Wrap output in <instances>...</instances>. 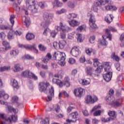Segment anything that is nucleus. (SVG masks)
<instances>
[{"mask_svg": "<svg viewBox=\"0 0 124 124\" xmlns=\"http://www.w3.org/2000/svg\"><path fill=\"white\" fill-rule=\"evenodd\" d=\"M60 36L62 39H64L66 37V34H65V32H61Z\"/></svg>", "mask_w": 124, "mask_h": 124, "instance_id": "obj_60", "label": "nucleus"}, {"mask_svg": "<svg viewBox=\"0 0 124 124\" xmlns=\"http://www.w3.org/2000/svg\"><path fill=\"white\" fill-rule=\"evenodd\" d=\"M85 52L87 55H88V56H91L93 52V48L90 47H86Z\"/></svg>", "mask_w": 124, "mask_h": 124, "instance_id": "obj_40", "label": "nucleus"}, {"mask_svg": "<svg viewBox=\"0 0 124 124\" xmlns=\"http://www.w3.org/2000/svg\"><path fill=\"white\" fill-rule=\"evenodd\" d=\"M120 41L121 43L120 44V46L121 47H124V33H122L120 37Z\"/></svg>", "mask_w": 124, "mask_h": 124, "instance_id": "obj_39", "label": "nucleus"}, {"mask_svg": "<svg viewBox=\"0 0 124 124\" xmlns=\"http://www.w3.org/2000/svg\"><path fill=\"white\" fill-rule=\"evenodd\" d=\"M22 21L23 22V25L26 26L27 28L30 27V25H31V20H30V18H28L26 16H23L22 17Z\"/></svg>", "mask_w": 124, "mask_h": 124, "instance_id": "obj_18", "label": "nucleus"}, {"mask_svg": "<svg viewBox=\"0 0 124 124\" xmlns=\"http://www.w3.org/2000/svg\"><path fill=\"white\" fill-rule=\"evenodd\" d=\"M15 72H17V71H21V70H23L24 68L23 67H20L19 64H16L15 65Z\"/></svg>", "mask_w": 124, "mask_h": 124, "instance_id": "obj_31", "label": "nucleus"}, {"mask_svg": "<svg viewBox=\"0 0 124 124\" xmlns=\"http://www.w3.org/2000/svg\"><path fill=\"white\" fill-rule=\"evenodd\" d=\"M52 82L54 84H56L59 86L60 88H62L63 86V83L59 79L53 78L52 79Z\"/></svg>", "mask_w": 124, "mask_h": 124, "instance_id": "obj_20", "label": "nucleus"}, {"mask_svg": "<svg viewBox=\"0 0 124 124\" xmlns=\"http://www.w3.org/2000/svg\"><path fill=\"white\" fill-rule=\"evenodd\" d=\"M54 60H56V61H65V53H62L60 54H55L53 56Z\"/></svg>", "mask_w": 124, "mask_h": 124, "instance_id": "obj_14", "label": "nucleus"}, {"mask_svg": "<svg viewBox=\"0 0 124 124\" xmlns=\"http://www.w3.org/2000/svg\"><path fill=\"white\" fill-rule=\"evenodd\" d=\"M69 24L71 27H77V26H79V23L78 21L72 19L71 21H69Z\"/></svg>", "mask_w": 124, "mask_h": 124, "instance_id": "obj_24", "label": "nucleus"}, {"mask_svg": "<svg viewBox=\"0 0 124 124\" xmlns=\"http://www.w3.org/2000/svg\"><path fill=\"white\" fill-rule=\"evenodd\" d=\"M106 34L107 36H102L103 39L100 42V43L102 46H107V45L108 44V42L106 41V38H108V40H110V41L112 40V34H111L110 30L107 29L106 30Z\"/></svg>", "mask_w": 124, "mask_h": 124, "instance_id": "obj_5", "label": "nucleus"}, {"mask_svg": "<svg viewBox=\"0 0 124 124\" xmlns=\"http://www.w3.org/2000/svg\"><path fill=\"white\" fill-rule=\"evenodd\" d=\"M55 29L57 31H62L63 32H68V31H70V28L63 24L62 22L60 23V26H56Z\"/></svg>", "mask_w": 124, "mask_h": 124, "instance_id": "obj_9", "label": "nucleus"}, {"mask_svg": "<svg viewBox=\"0 0 124 124\" xmlns=\"http://www.w3.org/2000/svg\"><path fill=\"white\" fill-rule=\"evenodd\" d=\"M46 3H45V2H40L39 3V5H38V6H40V7H41V8H44V7H45V6H46Z\"/></svg>", "mask_w": 124, "mask_h": 124, "instance_id": "obj_56", "label": "nucleus"}, {"mask_svg": "<svg viewBox=\"0 0 124 124\" xmlns=\"http://www.w3.org/2000/svg\"><path fill=\"white\" fill-rule=\"evenodd\" d=\"M13 87L14 89H16V90H18L19 89V85H18V82L16 80L14 79L13 82Z\"/></svg>", "mask_w": 124, "mask_h": 124, "instance_id": "obj_41", "label": "nucleus"}, {"mask_svg": "<svg viewBox=\"0 0 124 124\" xmlns=\"http://www.w3.org/2000/svg\"><path fill=\"white\" fill-rule=\"evenodd\" d=\"M22 77H26L30 79H33L34 80H38V78L34 74L31 72L30 70H27L22 72L21 74Z\"/></svg>", "mask_w": 124, "mask_h": 124, "instance_id": "obj_7", "label": "nucleus"}, {"mask_svg": "<svg viewBox=\"0 0 124 124\" xmlns=\"http://www.w3.org/2000/svg\"><path fill=\"white\" fill-rule=\"evenodd\" d=\"M111 66H108V67H105V71H106V72H111Z\"/></svg>", "mask_w": 124, "mask_h": 124, "instance_id": "obj_64", "label": "nucleus"}, {"mask_svg": "<svg viewBox=\"0 0 124 124\" xmlns=\"http://www.w3.org/2000/svg\"><path fill=\"white\" fill-rule=\"evenodd\" d=\"M65 12H66V10H65V9H62L61 10L56 11V14L61 15V14L65 13Z\"/></svg>", "mask_w": 124, "mask_h": 124, "instance_id": "obj_46", "label": "nucleus"}, {"mask_svg": "<svg viewBox=\"0 0 124 124\" xmlns=\"http://www.w3.org/2000/svg\"><path fill=\"white\" fill-rule=\"evenodd\" d=\"M54 109L56 113H60V111H61V108L59 105H55L54 107Z\"/></svg>", "mask_w": 124, "mask_h": 124, "instance_id": "obj_52", "label": "nucleus"}, {"mask_svg": "<svg viewBox=\"0 0 124 124\" xmlns=\"http://www.w3.org/2000/svg\"><path fill=\"white\" fill-rule=\"evenodd\" d=\"M94 40H95V36H92L89 38V42H90L92 44H93V43H94Z\"/></svg>", "mask_w": 124, "mask_h": 124, "instance_id": "obj_55", "label": "nucleus"}, {"mask_svg": "<svg viewBox=\"0 0 124 124\" xmlns=\"http://www.w3.org/2000/svg\"><path fill=\"white\" fill-rule=\"evenodd\" d=\"M10 67L7 66H4L0 67V71L1 72H3V71H6V70H8Z\"/></svg>", "mask_w": 124, "mask_h": 124, "instance_id": "obj_49", "label": "nucleus"}, {"mask_svg": "<svg viewBox=\"0 0 124 124\" xmlns=\"http://www.w3.org/2000/svg\"><path fill=\"white\" fill-rule=\"evenodd\" d=\"M113 73L112 72H108L105 74L103 75V78L106 82H109L111 80Z\"/></svg>", "mask_w": 124, "mask_h": 124, "instance_id": "obj_16", "label": "nucleus"}, {"mask_svg": "<svg viewBox=\"0 0 124 124\" xmlns=\"http://www.w3.org/2000/svg\"><path fill=\"white\" fill-rule=\"evenodd\" d=\"M117 70L118 71H120L121 70V66L120 65V63H116L114 64Z\"/></svg>", "mask_w": 124, "mask_h": 124, "instance_id": "obj_62", "label": "nucleus"}, {"mask_svg": "<svg viewBox=\"0 0 124 124\" xmlns=\"http://www.w3.org/2000/svg\"><path fill=\"white\" fill-rule=\"evenodd\" d=\"M106 100L108 103H111V102H113L114 101V100H113V97H112V96L107 97Z\"/></svg>", "mask_w": 124, "mask_h": 124, "instance_id": "obj_48", "label": "nucleus"}, {"mask_svg": "<svg viewBox=\"0 0 124 124\" xmlns=\"http://www.w3.org/2000/svg\"><path fill=\"white\" fill-rule=\"evenodd\" d=\"M57 33H58V31H57V30L55 29V31H52L51 33H50V35L52 37H53V38H54V37H55L56 35H57Z\"/></svg>", "mask_w": 124, "mask_h": 124, "instance_id": "obj_50", "label": "nucleus"}, {"mask_svg": "<svg viewBox=\"0 0 124 124\" xmlns=\"http://www.w3.org/2000/svg\"><path fill=\"white\" fill-rule=\"evenodd\" d=\"M98 100V98L95 95H93V97L91 95H88L85 97V102L87 104H93L94 102H96Z\"/></svg>", "mask_w": 124, "mask_h": 124, "instance_id": "obj_10", "label": "nucleus"}, {"mask_svg": "<svg viewBox=\"0 0 124 124\" xmlns=\"http://www.w3.org/2000/svg\"><path fill=\"white\" fill-rule=\"evenodd\" d=\"M76 61L74 58H71L69 59L68 62L69 63H71V64H73V63H75Z\"/></svg>", "mask_w": 124, "mask_h": 124, "instance_id": "obj_59", "label": "nucleus"}, {"mask_svg": "<svg viewBox=\"0 0 124 124\" xmlns=\"http://www.w3.org/2000/svg\"><path fill=\"white\" fill-rule=\"evenodd\" d=\"M68 6L70 7V8H74L75 6V3L74 2H69L68 3Z\"/></svg>", "mask_w": 124, "mask_h": 124, "instance_id": "obj_53", "label": "nucleus"}, {"mask_svg": "<svg viewBox=\"0 0 124 124\" xmlns=\"http://www.w3.org/2000/svg\"><path fill=\"white\" fill-rule=\"evenodd\" d=\"M113 18L114 17L111 15H108L105 18V21L107 22V23H108V24H110L112 21H113Z\"/></svg>", "mask_w": 124, "mask_h": 124, "instance_id": "obj_22", "label": "nucleus"}, {"mask_svg": "<svg viewBox=\"0 0 124 124\" xmlns=\"http://www.w3.org/2000/svg\"><path fill=\"white\" fill-rule=\"evenodd\" d=\"M0 38H1L2 40H4V38H5V33H4V32H0Z\"/></svg>", "mask_w": 124, "mask_h": 124, "instance_id": "obj_61", "label": "nucleus"}, {"mask_svg": "<svg viewBox=\"0 0 124 124\" xmlns=\"http://www.w3.org/2000/svg\"><path fill=\"white\" fill-rule=\"evenodd\" d=\"M85 70L87 75H89V76H92V75H93V68L91 67H87Z\"/></svg>", "mask_w": 124, "mask_h": 124, "instance_id": "obj_23", "label": "nucleus"}, {"mask_svg": "<svg viewBox=\"0 0 124 124\" xmlns=\"http://www.w3.org/2000/svg\"><path fill=\"white\" fill-rule=\"evenodd\" d=\"M9 32L8 34V39L9 40H12L13 38H14V31H13V30H12V28H10V30H9Z\"/></svg>", "mask_w": 124, "mask_h": 124, "instance_id": "obj_21", "label": "nucleus"}, {"mask_svg": "<svg viewBox=\"0 0 124 124\" xmlns=\"http://www.w3.org/2000/svg\"><path fill=\"white\" fill-rule=\"evenodd\" d=\"M19 98L16 96H14L12 98V101L14 103H18V100Z\"/></svg>", "mask_w": 124, "mask_h": 124, "instance_id": "obj_51", "label": "nucleus"}, {"mask_svg": "<svg viewBox=\"0 0 124 124\" xmlns=\"http://www.w3.org/2000/svg\"><path fill=\"white\" fill-rule=\"evenodd\" d=\"M78 15L75 14V13H71L69 14L67 16L68 19H69L70 20H73V19L75 18H77V16Z\"/></svg>", "mask_w": 124, "mask_h": 124, "instance_id": "obj_32", "label": "nucleus"}, {"mask_svg": "<svg viewBox=\"0 0 124 124\" xmlns=\"http://www.w3.org/2000/svg\"><path fill=\"white\" fill-rule=\"evenodd\" d=\"M93 62L94 67L97 66V69L95 70V73L94 74L95 77H97L99 76V74L101 72V70L103 68V66H102L101 63L99 62L98 59H94Z\"/></svg>", "mask_w": 124, "mask_h": 124, "instance_id": "obj_4", "label": "nucleus"}, {"mask_svg": "<svg viewBox=\"0 0 124 124\" xmlns=\"http://www.w3.org/2000/svg\"><path fill=\"white\" fill-rule=\"evenodd\" d=\"M79 84H81V85H83L84 86L89 85V84H90V79L87 78V79H80L79 80Z\"/></svg>", "mask_w": 124, "mask_h": 124, "instance_id": "obj_26", "label": "nucleus"}, {"mask_svg": "<svg viewBox=\"0 0 124 124\" xmlns=\"http://www.w3.org/2000/svg\"><path fill=\"white\" fill-rule=\"evenodd\" d=\"M38 48L40 51H45L46 50V46H44V45L42 44H39L38 46Z\"/></svg>", "mask_w": 124, "mask_h": 124, "instance_id": "obj_44", "label": "nucleus"}, {"mask_svg": "<svg viewBox=\"0 0 124 124\" xmlns=\"http://www.w3.org/2000/svg\"><path fill=\"white\" fill-rule=\"evenodd\" d=\"M107 3L103 0H96L94 3L95 6L93 7V11L97 12L98 10L97 6L100 7L102 5H105Z\"/></svg>", "mask_w": 124, "mask_h": 124, "instance_id": "obj_11", "label": "nucleus"}, {"mask_svg": "<svg viewBox=\"0 0 124 124\" xmlns=\"http://www.w3.org/2000/svg\"><path fill=\"white\" fill-rule=\"evenodd\" d=\"M14 19H15V16L14 15H11L10 16L9 20L11 24L12 25V26H13L14 23H15Z\"/></svg>", "mask_w": 124, "mask_h": 124, "instance_id": "obj_42", "label": "nucleus"}, {"mask_svg": "<svg viewBox=\"0 0 124 124\" xmlns=\"http://www.w3.org/2000/svg\"><path fill=\"white\" fill-rule=\"evenodd\" d=\"M0 30H1V31H3V30L9 31V30H10V28H9L8 26L4 24H0Z\"/></svg>", "mask_w": 124, "mask_h": 124, "instance_id": "obj_38", "label": "nucleus"}, {"mask_svg": "<svg viewBox=\"0 0 124 124\" xmlns=\"http://www.w3.org/2000/svg\"><path fill=\"white\" fill-rule=\"evenodd\" d=\"M76 37L78 41V42H82L84 38L82 36V34L80 33H78L76 34Z\"/></svg>", "mask_w": 124, "mask_h": 124, "instance_id": "obj_35", "label": "nucleus"}, {"mask_svg": "<svg viewBox=\"0 0 124 124\" xmlns=\"http://www.w3.org/2000/svg\"><path fill=\"white\" fill-rule=\"evenodd\" d=\"M13 7L14 9L16 10L17 12H19L20 11V7L18 6V4L17 3H16L15 2L13 4Z\"/></svg>", "mask_w": 124, "mask_h": 124, "instance_id": "obj_43", "label": "nucleus"}, {"mask_svg": "<svg viewBox=\"0 0 124 124\" xmlns=\"http://www.w3.org/2000/svg\"><path fill=\"white\" fill-rule=\"evenodd\" d=\"M8 50L7 48L1 47H0V54H5V52Z\"/></svg>", "mask_w": 124, "mask_h": 124, "instance_id": "obj_47", "label": "nucleus"}, {"mask_svg": "<svg viewBox=\"0 0 124 124\" xmlns=\"http://www.w3.org/2000/svg\"><path fill=\"white\" fill-rule=\"evenodd\" d=\"M111 118L110 117L109 118H102V122H103L104 123H107L108 122H109V121H111Z\"/></svg>", "mask_w": 124, "mask_h": 124, "instance_id": "obj_57", "label": "nucleus"}, {"mask_svg": "<svg viewBox=\"0 0 124 124\" xmlns=\"http://www.w3.org/2000/svg\"><path fill=\"white\" fill-rule=\"evenodd\" d=\"M44 21L41 23V26L43 28H47L53 21L54 15L45 13L43 15Z\"/></svg>", "mask_w": 124, "mask_h": 124, "instance_id": "obj_2", "label": "nucleus"}, {"mask_svg": "<svg viewBox=\"0 0 124 124\" xmlns=\"http://www.w3.org/2000/svg\"><path fill=\"white\" fill-rule=\"evenodd\" d=\"M63 85H65L66 87H70V82L69 81V78L68 77H66L64 78V81L63 82Z\"/></svg>", "mask_w": 124, "mask_h": 124, "instance_id": "obj_29", "label": "nucleus"}, {"mask_svg": "<svg viewBox=\"0 0 124 124\" xmlns=\"http://www.w3.org/2000/svg\"><path fill=\"white\" fill-rule=\"evenodd\" d=\"M26 4L28 9L30 10L33 14L37 13V10L38 9L37 2L34 0H27Z\"/></svg>", "mask_w": 124, "mask_h": 124, "instance_id": "obj_3", "label": "nucleus"}, {"mask_svg": "<svg viewBox=\"0 0 124 124\" xmlns=\"http://www.w3.org/2000/svg\"><path fill=\"white\" fill-rule=\"evenodd\" d=\"M84 90L83 88H78L74 90V93L76 96L77 97H81Z\"/></svg>", "mask_w": 124, "mask_h": 124, "instance_id": "obj_15", "label": "nucleus"}, {"mask_svg": "<svg viewBox=\"0 0 124 124\" xmlns=\"http://www.w3.org/2000/svg\"><path fill=\"white\" fill-rule=\"evenodd\" d=\"M0 119L4 120L5 122H9L10 124H12V122L16 123V122L18 121L17 116L15 115H11L10 117H8L4 114L0 113Z\"/></svg>", "mask_w": 124, "mask_h": 124, "instance_id": "obj_6", "label": "nucleus"}, {"mask_svg": "<svg viewBox=\"0 0 124 124\" xmlns=\"http://www.w3.org/2000/svg\"><path fill=\"white\" fill-rule=\"evenodd\" d=\"M101 114V111H100V110H98L95 111L93 115V116H94V117H96V116H100Z\"/></svg>", "mask_w": 124, "mask_h": 124, "instance_id": "obj_58", "label": "nucleus"}, {"mask_svg": "<svg viewBox=\"0 0 124 124\" xmlns=\"http://www.w3.org/2000/svg\"><path fill=\"white\" fill-rule=\"evenodd\" d=\"M107 5L105 6V9L106 10H117L118 8L116 7V6H113L111 5V1H110V3H107Z\"/></svg>", "mask_w": 124, "mask_h": 124, "instance_id": "obj_19", "label": "nucleus"}, {"mask_svg": "<svg viewBox=\"0 0 124 124\" xmlns=\"http://www.w3.org/2000/svg\"><path fill=\"white\" fill-rule=\"evenodd\" d=\"M108 114L109 116V118L111 120H113L116 118V112L114 111H109L108 113Z\"/></svg>", "mask_w": 124, "mask_h": 124, "instance_id": "obj_33", "label": "nucleus"}, {"mask_svg": "<svg viewBox=\"0 0 124 124\" xmlns=\"http://www.w3.org/2000/svg\"><path fill=\"white\" fill-rule=\"evenodd\" d=\"M18 47H19V48H24L26 50H31L32 49H34V46H31L29 44L22 45V44H19Z\"/></svg>", "mask_w": 124, "mask_h": 124, "instance_id": "obj_17", "label": "nucleus"}, {"mask_svg": "<svg viewBox=\"0 0 124 124\" xmlns=\"http://www.w3.org/2000/svg\"><path fill=\"white\" fill-rule=\"evenodd\" d=\"M62 7V3L61 2L58 0H54V7Z\"/></svg>", "mask_w": 124, "mask_h": 124, "instance_id": "obj_34", "label": "nucleus"}, {"mask_svg": "<svg viewBox=\"0 0 124 124\" xmlns=\"http://www.w3.org/2000/svg\"><path fill=\"white\" fill-rule=\"evenodd\" d=\"M70 54L73 57H78V56H80L81 54V51L79 50V48L77 46H74L72 48Z\"/></svg>", "mask_w": 124, "mask_h": 124, "instance_id": "obj_13", "label": "nucleus"}, {"mask_svg": "<svg viewBox=\"0 0 124 124\" xmlns=\"http://www.w3.org/2000/svg\"><path fill=\"white\" fill-rule=\"evenodd\" d=\"M26 37L27 40H32V39H34L35 36L31 33H28Z\"/></svg>", "mask_w": 124, "mask_h": 124, "instance_id": "obj_30", "label": "nucleus"}, {"mask_svg": "<svg viewBox=\"0 0 124 124\" xmlns=\"http://www.w3.org/2000/svg\"><path fill=\"white\" fill-rule=\"evenodd\" d=\"M58 45L60 49H63L66 45V42L64 40L60 41Z\"/></svg>", "mask_w": 124, "mask_h": 124, "instance_id": "obj_28", "label": "nucleus"}, {"mask_svg": "<svg viewBox=\"0 0 124 124\" xmlns=\"http://www.w3.org/2000/svg\"><path fill=\"white\" fill-rule=\"evenodd\" d=\"M112 105L114 107H121L122 106V103L119 101H115L112 103Z\"/></svg>", "mask_w": 124, "mask_h": 124, "instance_id": "obj_45", "label": "nucleus"}, {"mask_svg": "<svg viewBox=\"0 0 124 124\" xmlns=\"http://www.w3.org/2000/svg\"><path fill=\"white\" fill-rule=\"evenodd\" d=\"M86 28V25H82L77 28V31H85Z\"/></svg>", "mask_w": 124, "mask_h": 124, "instance_id": "obj_37", "label": "nucleus"}, {"mask_svg": "<svg viewBox=\"0 0 124 124\" xmlns=\"http://www.w3.org/2000/svg\"><path fill=\"white\" fill-rule=\"evenodd\" d=\"M39 91L41 93H47L48 91L50 96H47L46 98V101H51L52 100V97L54 96L55 94V91L54 90V87L50 85V83L48 82H42L39 83Z\"/></svg>", "mask_w": 124, "mask_h": 124, "instance_id": "obj_1", "label": "nucleus"}, {"mask_svg": "<svg viewBox=\"0 0 124 124\" xmlns=\"http://www.w3.org/2000/svg\"><path fill=\"white\" fill-rule=\"evenodd\" d=\"M100 108H101V106L100 105L95 106L93 108V109L91 110V112H94V111H95V110L100 109Z\"/></svg>", "mask_w": 124, "mask_h": 124, "instance_id": "obj_54", "label": "nucleus"}, {"mask_svg": "<svg viewBox=\"0 0 124 124\" xmlns=\"http://www.w3.org/2000/svg\"><path fill=\"white\" fill-rule=\"evenodd\" d=\"M69 117L72 120H70L69 119H66V121L67 123H70L71 122H72L73 123H76L77 121V118L78 117V113H72L69 115Z\"/></svg>", "mask_w": 124, "mask_h": 124, "instance_id": "obj_12", "label": "nucleus"}, {"mask_svg": "<svg viewBox=\"0 0 124 124\" xmlns=\"http://www.w3.org/2000/svg\"><path fill=\"white\" fill-rule=\"evenodd\" d=\"M1 97H3L4 99L6 100V99H8V98L9 97V95H8V94H5L4 91H0V98H1Z\"/></svg>", "mask_w": 124, "mask_h": 124, "instance_id": "obj_27", "label": "nucleus"}, {"mask_svg": "<svg viewBox=\"0 0 124 124\" xmlns=\"http://www.w3.org/2000/svg\"><path fill=\"white\" fill-rule=\"evenodd\" d=\"M3 46L5 47V48H7V50H9L10 49L11 46L9 43L7 42L6 41H3L2 43Z\"/></svg>", "mask_w": 124, "mask_h": 124, "instance_id": "obj_36", "label": "nucleus"}, {"mask_svg": "<svg viewBox=\"0 0 124 124\" xmlns=\"http://www.w3.org/2000/svg\"><path fill=\"white\" fill-rule=\"evenodd\" d=\"M87 16L90 17L89 20L90 27H91L92 29H96V24H95V18H94V15H93L92 13H89L87 14Z\"/></svg>", "mask_w": 124, "mask_h": 124, "instance_id": "obj_8", "label": "nucleus"}, {"mask_svg": "<svg viewBox=\"0 0 124 124\" xmlns=\"http://www.w3.org/2000/svg\"><path fill=\"white\" fill-rule=\"evenodd\" d=\"M19 54V50L17 49L16 50H13L10 51V55L12 57V58H16L17 56H18Z\"/></svg>", "mask_w": 124, "mask_h": 124, "instance_id": "obj_25", "label": "nucleus"}, {"mask_svg": "<svg viewBox=\"0 0 124 124\" xmlns=\"http://www.w3.org/2000/svg\"><path fill=\"white\" fill-rule=\"evenodd\" d=\"M58 63L59 64L61 65V66H64V65L65 64V62H64V60H60Z\"/></svg>", "mask_w": 124, "mask_h": 124, "instance_id": "obj_63", "label": "nucleus"}]
</instances>
